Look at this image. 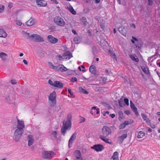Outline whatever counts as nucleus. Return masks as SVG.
<instances>
[{
    "label": "nucleus",
    "mask_w": 160,
    "mask_h": 160,
    "mask_svg": "<svg viewBox=\"0 0 160 160\" xmlns=\"http://www.w3.org/2000/svg\"><path fill=\"white\" fill-rule=\"evenodd\" d=\"M97 108L96 107H93L92 108V110H97Z\"/></svg>",
    "instance_id": "774afa93"
},
{
    "label": "nucleus",
    "mask_w": 160,
    "mask_h": 160,
    "mask_svg": "<svg viewBox=\"0 0 160 160\" xmlns=\"http://www.w3.org/2000/svg\"><path fill=\"white\" fill-rule=\"evenodd\" d=\"M77 79L76 77H72L71 79V81L72 82H74L75 81H77Z\"/></svg>",
    "instance_id": "a18cd8bd"
},
{
    "label": "nucleus",
    "mask_w": 160,
    "mask_h": 160,
    "mask_svg": "<svg viewBox=\"0 0 160 160\" xmlns=\"http://www.w3.org/2000/svg\"><path fill=\"white\" fill-rule=\"evenodd\" d=\"M4 9V6L3 5H1L0 6V13L2 12Z\"/></svg>",
    "instance_id": "79ce46f5"
},
{
    "label": "nucleus",
    "mask_w": 160,
    "mask_h": 160,
    "mask_svg": "<svg viewBox=\"0 0 160 160\" xmlns=\"http://www.w3.org/2000/svg\"><path fill=\"white\" fill-rule=\"evenodd\" d=\"M85 121V119L84 118H82L81 119V121L80 122V123H81L82 122H84Z\"/></svg>",
    "instance_id": "864d4df0"
},
{
    "label": "nucleus",
    "mask_w": 160,
    "mask_h": 160,
    "mask_svg": "<svg viewBox=\"0 0 160 160\" xmlns=\"http://www.w3.org/2000/svg\"><path fill=\"white\" fill-rule=\"evenodd\" d=\"M27 138L28 139V145L30 146L34 142V139L32 136L31 135H28Z\"/></svg>",
    "instance_id": "4468645a"
},
{
    "label": "nucleus",
    "mask_w": 160,
    "mask_h": 160,
    "mask_svg": "<svg viewBox=\"0 0 160 160\" xmlns=\"http://www.w3.org/2000/svg\"><path fill=\"white\" fill-rule=\"evenodd\" d=\"M127 115H129L130 114V112L129 110H125L124 112Z\"/></svg>",
    "instance_id": "603ef678"
},
{
    "label": "nucleus",
    "mask_w": 160,
    "mask_h": 160,
    "mask_svg": "<svg viewBox=\"0 0 160 160\" xmlns=\"http://www.w3.org/2000/svg\"><path fill=\"white\" fill-rule=\"evenodd\" d=\"M128 101H124V103H125L127 105H128L129 104Z\"/></svg>",
    "instance_id": "13d9d810"
},
{
    "label": "nucleus",
    "mask_w": 160,
    "mask_h": 160,
    "mask_svg": "<svg viewBox=\"0 0 160 160\" xmlns=\"http://www.w3.org/2000/svg\"><path fill=\"white\" fill-rule=\"evenodd\" d=\"M37 4L39 6L44 7L47 5V3L43 0H36Z\"/></svg>",
    "instance_id": "2eb2a0df"
},
{
    "label": "nucleus",
    "mask_w": 160,
    "mask_h": 160,
    "mask_svg": "<svg viewBox=\"0 0 160 160\" xmlns=\"http://www.w3.org/2000/svg\"><path fill=\"white\" fill-rule=\"evenodd\" d=\"M23 63L25 64L26 65L28 64V62H27V61L26 60H23Z\"/></svg>",
    "instance_id": "69168bd1"
},
{
    "label": "nucleus",
    "mask_w": 160,
    "mask_h": 160,
    "mask_svg": "<svg viewBox=\"0 0 160 160\" xmlns=\"http://www.w3.org/2000/svg\"><path fill=\"white\" fill-rule=\"evenodd\" d=\"M95 1V2L96 3H99L100 2V1L101 0H94Z\"/></svg>",
    "instance_id": "bf43d9fd"
},
{
    "label": "nucleus",
    "mask_w": 160,
    "mask_h": 160,
    "mask_svg": "<svg viewBox=\"0 0 160 160\" xmlns=\"http://www.w3.org/2000/svg\"><path fill=\"white\" fill-rule=\"evenodd\" d=\"M72 32L75 35L77 34V33L76 32V31L73 29H72Z\"/></svg>",
    "instance_id": "4d7b16f0"
},
{
    "label": "nucleus",
    "mask_w": 160,
    "mask_h": 160,
    "mask_svg": "<svg viewBox=\"0 0 160 160\" xmlns=\"http://www.w3.org/2000/svg\"><path fill=\"white\" fill-rule=\"evenodd\" d=\"M72 57V54L69 52H67L64 53L62 56L59 55L58 56V59L59 60H64L67 59H69Z\"/></svg>",
    "instance_id": "423d86ee"
},
{
    "label": "nucleus",
    "mask_w": 160,
    "mask_h": 160,
    "mask_svg": "<svg viewBox=\"0 0 160 160\" xmlns=\"http://www.w3.org/2000/svg\"><path fill=\"white\" fill-rule=\"evenodd\" d=\"M8 6L10 8H11L12 7V3H9L8 4Z\"/></svg>",
    "instance_id": "5fc2aeb1"
},
{
    "label": "nucleus",
    "mask_w": 160,
    "mask_h": 160,
    "mask_svg": "<svg viewBox=\"0 0 160 160\" xmlns=\"http://www.w3.org/2000/svg\"><path fill=\"white\" fill-rule=\"evenodd\" d=\"M7 55L4 52H1L0 53V56L3 60H5L7 58Z\"/></svg>",
    "instance_id": "c85d7f7f"
},
{
    "label": "nucleus",
    "mask_w": 160,
    "mask_h": 160,
    "mask_svg": "<svg viewBox=\"0 0 160 160\" xmlns=\"http://www.w3.org/2000/svg\"><path fill=\"white\" fill-rule=\"evenodd\" d=\"M118 114L119 119L120 118L122 119L123 118L122 117H123V113L121 111H120L118 112Z\"/></svg>",
    "instance_id": "e433bc0d"
},
{
    "label": "nucleus",
    "mask_w": 160,
    "mask_h": 160,
    "mask_svg": "<svg viewBox=\"0 0 160 160\" xmlns=\"http://www.w3.org/2000/svg\"><path fill=\"white\" fill-rule=\"evenodd\" d=\"M7 36L6 32L3 29H0V37L5 38Z\"/></svg>",
    "instance_id": "5701e85b"
},
{
    "label": "nucleus",
    "mask_w": 160,
    "mask_h": 160,
    "mask_svg": "<svg viewBox=\"0 0 160 160\" xmlns=\"http://www.w3.org/2000/svg\"><path fill=\"white\" fill-rule=\"evenodd\" d=\"M56 92L55 91L53 92L49 95V100H55L56 98Z\"/></svg>",
    "instance_id": "6ab92c4d"
},
{
    "label": "nucleus",
    "mask_w": 160,
    "mask_h": 160,
    "mask_svg": "<svg viewBox=\"0 0 160 160\" xmlns=\"http://www.w3.org/2000/svg\"><path fill=\"white\" fill-rule=\"evenodd\" d=\"M127 137V133L124 134L121 136H119L118 137V141L120 142V143H121L123 140L126 138Z\"/></svg>",
    "instance_id": "aec40b11"
},
{
    "label": "nucleus",
    "mask_w": 160,
    "mask_h": 160,
    "mask_svg": "<svg viewBox=\"0 0 160 160\" xmlns=\"http://www.w3.org/2000/svg\"><path fill=\"white\" fill-rule=\"evenodd\" d=\"M81 38L79 37H78L74 38H73V41L76 44L79 43L81 41Z\"/></svg>",
    "instance_id": "cd10ccee"
},
{
    "label": "nucleus",
    "mask_w": 160,
    "mask_h": 160,
    "mask_svg": "<svg viewBox=\"0 0 160 160\" xmlns=\"http://www.w3.org/2000/svg\"><path fill=\"white\" fill-rule=\"evenodd\" d=\"M68 92L70 94V96H69V97H74L73 94L71 92V90L70 89H68Z\"/></svg>",
    "instance_id": "a19ab883"
},
{
    "label": "nucleus",
    "mask_w": 160,
    "mask_h": 160,
    "mask_svg": "<svg viewBox=\"0 0 160 160\" xmlns=\"http://www.w3.org/2000/svg\"><path fill=\"white\" fill-rule=\"evenodd\" d=\"M154 0H148V4L149 5L152 6V5Z\"/></svg>",
    "instance_id": "09e8293b"
},
{
    "label": "nucleus",
    "mask_w": 160,
    "mask_h": 160,
    "mask_svg": "<svg viewBox=\"0 0 160 160\" xmlns=\"http://www.w3.org/2000/svg\"><path fill=\"white\" fill-rule=\"evenodd\" d=\"M148 125L149 126H150L152 128H155V126L154 125L152 124V125L151 123V121H149L147 123Z\"/></svg>",
    "instance_id": "ea45409f"
},
{
    "label": "nucleus",
    "mask_w": 160,
    "mask_h": 160,
    "mask_svg": "<svg viewBox=\"0 0 160 160\" xmlns=\"http://www.w3.org/2000/svg\"><path fill=\"white\" fill-rule=\"evenodd\" d=\"M97 152L101 151L104 149V146L100 144H95L91 147Z\"/></svg>",
    "instance_id": "1a4fd4ad"
},
{
    "label": "nucleus",
    "mask_w": 160,
    "mask_h": 160,
    "mask_svg": "<svg viewBox=\"0 0 160 160\" xmlns=\"http://www.w3.org/2000/svg\"><path fill=\"white\" fill-rule=\"evenodd\" d=\"M119 3L120 4H124L125 3L124 1H123V0H118Z\"/></svg>",
    "instance_id": "de8ad7c7"
},
{
    "label": "nucleus",
    "mask_w": 160,
    "mask_h": 160,
    "mask_svg": "<svg viewBox=\"0 0 160 160\" xmlns=\"http://www.w3.org/2000/svg\"><path fill=\"white\" fill-rule=\"evenodd\" d=\"M11 82L12 84H15L17 83V81L16 80L12 79L11 80Z\"/></svg>",
    "instance_id": "8fccbe9b"
},
{
    "label": "nucleus",
    "mask_w": 160,
    "mask_h": 160,
    "mask_svg": "<svg viewBox=\"0 0 160 160\" xmlns=\"http://www.w3.org/2000/svg\"><path fill=\"white\" fill-rule=\"evenodd\" d=\"M17 128H19L21 129H23L25 128V125L24 122L22 120H20L17 118Z\"/></svg>",
    "instance_id": "9b49d317"
},
{
    "label": "nucleus",
    "mask_w": 160,
    "mask_h": 160,
    "mask_svg": "<svg viewBox=\"0 0 160 160\" xmlns=\"http://www.w3.org/2000/svg\"><path fill=\"white\" fill-rule=\"evenodd\" d=\"M124 123L126 126L127 125L131 124L132 122H131L130 121H125Z\"/></svg>",
    "instance_id": "37998d69"
},
{
    "label": "nucleus",
    "mask_w": 160,
    "mask_h": 160,
    "mask_svg": "<svg viewBox=\"0 0 160 160\" xmlns=\"http://www.w3.org/2000/svg\"><path fill=\"white\" fill-rule=\"evenodd\" d=\"M42 154L43 158L50 159L53 156L54 152L52 151H43L42 152Z\"/></svg>",
    "instance_id": "39448f33"
},
{
    "label": "nucleus",
    "mask_w": 160,
    "mask_h": 160,
    "mask_svg": "<svg viewBox=\"0 0 160 160\" xmlns=\"http://www.w3.org/2000/svg\"><path fill=\"white\" fill-rule=\"evenodd\" d=\"M102 104L104 106L107 107L109 109H110L111 108L110 105L106 102H102Z\"/></svg>",
    "instance_id": "c9c22d12"
},
{
    "label": "nucleus",
    "mask_w": 160,
    "mask_h": 160,
    "mask_svg": "<svg viewBox=\"0 0 160 160\" xmlns=\"http://www.w3.org/2000/svg\"><path fill=\"white\" fill-rule=\"evenodd\" d=\"M110 116L112 118H114L115 116V115L114 114H111Z\"/></svg>",
    "instance_id": "052dcab7"
},
{
    "label": "nucleus",
    "mask_w": 160,
    "mask_h": 160,
    "mask_svg": "<svg viewBox=\"0 0 160 160\" xmlns=\"http://www.w3.org/2000/svg\"><path fill=\"white\" fill-rule=\"evenodd\" d=\"M32 40L35 42H42L43 41V39L40 36L37 34H33L30 36Z\"/></svg>",
    "instance_id": "6e6552de"
},
{
    "label": "nucleus",
    "mask_w": 160,
    "mask_h": 160,
    "mask_svg": "<svg viewBox=\"0 0 160 160\" xmlns=\"http://www.w3.org/2000/svg\"><path fill=\"white\" fill-rule=\"evenodd\" d=\"M141 116L144 120L147 123L149 121H151V120L148 118V116L145 113H142Z\"/></svg>",
    "instance_id": "4be33fe9"
},
{
    "label": "nucleus",
    "mask_w": 160,
    "mask_h": 160,
    "mask_svg": "<svg viewBox=\"0 0 160 160\" xmlns=\"http://www.w3.org/2000/svg\"><path fill=\"white\" fill-rule=\"evenodd\" d=\"M112 57L114 59L116 58V56L114 54H112Z\"/></svg>",
    "instance_id": "e2e57ef3"
},
{
    "label": "nucleus",
    "mask_w": 160,
    "mask_h": 160,
    "mask_svg": "<svg viewBox=\"0 0 160 160\" xmlns=\"http://www.w3.org/2000/svg\"><path fill=\"white\" fill-rule=\"evenodd\" d=\"M47 38L48 42L52 44L56 43L58 41L57 38H54L51 35L48 36Z\"/></svg>",
    "instance_id": "9d476101"
},
{
    "label": "nucleus",
    "mask_w": 160,
    "mask_h": 160,
    "mask_svg": "<svg viewBox=\"0 0 160 160\" xmlns=\"http://www.w3.org/2000/svg\"><path fill=\"white\" fill-rule=\"evenodd\" d=\"M68 10L73 15H75L76 12L73 8V7L71 6H69L68 8Z\"/></svg>",
    "instance_id": "b1692460"
},
{
    "label": "nucleus",
    "mask_w": 160,
    "mask_h": 160,
    "mask_svg": "<svg viewBox=\"0 0 160 160\" xmlns=\"http://www.w3.org/2000/svg\"><path fill=\"white\" fill-rule=\"evenodd\" d=\"M145 135V133L143 132L140 131L138 133V134L137 136V138H142Z\"/></svg>",
    "instance_id": "393cba45"
},
{
    "label": "nucleus",
    "mask_w": 160,
    "mask_h": 160,
    "mask_svg": "<svg viewBox=\"0 0 160 160\" xmlns=\"http://www.w3.org/2000/svg\"><path fill=\"white\" fill-rule=\"evenodd\" d=\"M107 137H105V136H102V135H101L99 136L100 138L105 142L106 143L111 144H112L111 142H110V139L108 138H106Z\"/></svg>",
    "instance_id": "dca6fc26"
},
{
    "label": "nucleus",
    "mask_w": 160,
    "mask_h": 160,
    "mask_svg": "<svg viewBox=\"0 0 160 160\" xmlns=\"http://www.w3.org/2000/svg\"><path fill=\"white\" fill-rule=\"evenodd\" d=\"M121 33L124 36L126 37V32H124V33H122L121 32Z\"/></svg>",
    "instance_id": "338daca9"
},
{
    "label": "nucleus",
    "mask_w": 160,
    "mask_h": 160,
    "mask_svg": "<svg viewBox=\"0 0 160 160\" xmlns=\"http://www.w3.org/2000/svg\"><path fill=\"white\" fill-rule=\"evenodd\" d=\"M118 103L120 107H123L125 105L124 101H118Z\"/></svg>",
    "instance_id": "f704fd0d"
},
{
    "label": "nucleus",
    "mask_w": 160,
    "mask_h": 160,
    "mask_svg": "<svg viewBox=\"0 0 160 160\" xmlns=\"http://www.w3.org/2000/svg\"><path fill=\"white\" fill-rule=\"evenodd\" d=\"M101 78L102 79V81L103 82V83H105L107 80V78L105 77H101Z\"/></svg>",
    "instance_id": "3c124183"
},
{
    "label": "nucleus",
    "mask_w": 160,
    "mask_h": 160,
    "mask_svg": "<svg viewBox=\"0 0 160 160\" xmlns=\"http://www.w3.org/2000/svg\"><path fill=\"white\" fill-rule=\"evenodd\" d=\"M48 64L50 68L54 69V67H55V66L53 65L52 63L49 62H48Z\"/></svg>",
    "instance_id": "4c0bfd02"
},
{
    "label": "nucleus",
    "mask_w": 160,
    "mask_h": 160,
    "mask_svg": "<svg viewBox=\"0 0 160 160\" xmlns=\"http://www.w3.org/2000/svg\"><path fill=\"white\" fill-rule=\"evenodd\" d=\"M89 70L92 73L96 74V67L95 65H91L89 68Z\"/></svg>",
    "instance_id": "412c9836"
},
{
    "label": "nucleus",
    "mask_w": 160,
    "mask_h": 160,
    "mask_svg": "<svg viewBox=\"0 0 160 160\" xmlns=\"http://www.w3.org/2000/svg\"><path fill=\"white\" fill-rule=\"evenodd\" d=\"M23 133V129L19 128H17L14 131V137L15 141L17 142L20 140Z\"/></svg>",
    "instance_id": "f03ea898"
},
{
    "label": "nucleus",
    "mask_w": 160,
    "mask_h": 160,
    "mask_svg": "<svg viewBox=\"0 0 160 160\" xmlns=\"http://www.w3.org/2000/svg\"><path fill=\"white\" fill-rule=\"evenodd\" d=\"M59 71L65 72L68 69L62 65H60Z\"/></svg>",
    "instance_id": "a878e982"
},
{
    "label": "nucleus",
    "mask_w": 160,
    "mask_h": 160,
    "mask_svg": "<svg viewBox=\"0 0 160 160\" xmlns=\"http://www.w3.org/2000/svg\"><path fill=\"white\" fill-rule=\"evenodd\" d=\"M132 39H133V40H134L135 41H138V39L134 37H132Z\"/></svg>",
    "instance_id": "680f3d73"
},
{
    "label": "nucleus",
    "mask_w": 160,
    "mask_h": 160,
    "mask_svg": "<svg viewBox=\"0 0 160 160\" xmlns=\"http://www.w3.org/2000/svg\"><path fill=\"white\" fill-rule=\"evenodd\" d=\"M35 23V20L32 18H30L26 22V24L28 26H31L33 25Z\"/></svg>",
    "instance_id": "f3484780"
},
{
    "label": "nucleus",
    "mask_w": 160,
    "mask_h": 160,
    "mask_svg": "<svg viewBox=\"0 0 160 160\" xmlns=\"http://www.w3.org/2000/svg\"><path fill=\"white\" fill-rule=\"evenodd\" d=\"M131 27H133L134 28H136L135 25L134 24H132L131 25Z\"/></svg>",
    "instance_id": "0e129e2a"
},
{
    "label": "nucleus",
    "mask_w": 160,
    "mask_h": 160,
    "mask_svg": "<svg viewBox=\"0 0 160 160\" xmlns=\"http://www.w3.org/2000/svg\"><path fill=\"white\" fill-rule=\"evenodd\" d=\"M51 1L56 4H58V2L56 0H51Z\"/></svg>",
    "instance_id": "6e6d98bb"
},
{
    "label": "nucleus",
    "mask_w": 160,
    "mask_h": 160,
    "mask_svg": "<svg viewBox=\"0 0 160 160\" xmlns=\"http://www.w3.org/2000/svg\"><path fill=\"white\" fill-rule=\"evenodd\" d=\"M130 101V106L132 110L135 112V114L137 116L139 115V114L138 113L137 109L136 107L135 106L134 104L132 102V101Z\"/></svg>",
    "instance_id": "ddd939ff"
},
{
    "label": "nucleus",
    "mask_w": 160,
    "mask_h": 160,
    "mask_svg": "<svg viewBox=\"0 0 160 160\" xmlns=\"http://www.w3.org/2000/svg\"><path fill=\"white\" fill-rule=\"evenodd\" d=\"M51 136L53 137L54 139L57 138V132L56 131H53L51 134Z\"/></svg>",
    "instance_id": "2f4dec72"
},
{
    "label": "nucleus",
    "mask_w": 160,
    "mask_h": 160,
    "mask_svg": "<svg viewBox=\"0 0 160 160\" xmlns=\"http://www.w3.org/2000/svg\"><path fill=\"white\" fill-rule=\"evenodd\" d=\"M126 126L124 122L122 123L119 126V128L120 129L124 128Z\"/></svg>",
    "instance_id": "58836bf2"
},
{
    "label": "nucleus",
    "mask_w": 160,
    "mask_h": 160,
    "mask_svg": "<svg viewBox=\"0 0 160 160\" xmlns=\"http://www.w3.org/2000/svg\"><path fill=\"white\" fill-rule=\"evenodd\" d=\"M118 153L117 152H115L113 153V155H112L111 159L114 158H118Z\"/></svg>",
    "instance_id": "473e14b6"
},
{
    "label": "nucleus",
    "mask_w": 160,
    "mask_h": 160,
    "mask_svg": "<svg viewBox=\"0 0 160 160\" xmlns=\"http://www.w3.org/2000/svg\"><path fill=\"white\" fill-rule=\"evenodd\" d=\"M79 91L83 94H88V92L86 90L84 89L82 87H80L79 88Z\"/></svg>",
    "instance_id": "7c9ffc66"
},
{
    "label": "nucleus",
    "mask_w": 160,
    "mask_h": 160,
    "mask_svg": "<svg viewBox=\"0 0 160 160\" xmlns=\"http://www.w3.org/2000/svg\"><path fill=\"white\" fill-rule=\"evenodd\" d=\"M129 57L130 58L132 61L138 62L139 61V59L138 58L137 56L135 54H129Z\"/></svg>",
    "instance_id": "a211bd4d"
},
{
    "label": "nucleus",
    "mask_w": 160,
    "mask_h": 160,
    "mask_svg": "<svg viewBox=\"0 0 160 160\" xmlns=\"http://www.w3.org/2000/svg\"><path fill=\"white\" fill-rule=\"evenodd\" d=\"M72 117L71 114L68 115L66 121L64 120L62 122V126L61 128V131L62 135L64 136L67 130H69L72 126Z\"/></svg>",
    "instance_id": "f257e3e1"
},
{
    "label": "nucleus",
    "mask_w": 160,
    "mask_h": 160,
    "mask_svg": "<svg viewBox=\"0 0 160 160\" xmlns=\"http://www.w3.org/2000/svg\"><path fill=\"white\" fill-rule=\"evenodd\" d=\"M75 152L76 153L75 156L76 159L82 157L81 152L80 151L77 150Z\"/></svg>",
    "instance_id": "c756f323"
},
{
    "label": "nucleus",
    "mask_w": 160,
    "mask_h": 160,
    "mask_svg": "<svg viewBox=\"0 0 160 160\" xmlns=\"http://www.w3.org/2000/svg\"><path fill=\"white\" fill-rule=\"evenodd\" d=\"M77 135V133L76 132L74 133L71 137L68 142V147L70 148L72 146H70V144H72L73 142L76 139Z\"/></svg>",
    "instance_id": "f8f14e48"
},
{
    "label": "nucleus",
    "mask_w": 160,
    "mask_h": 160,
    "mask_svg": "<svg viewBox=\"0 0 160 160\" xmlns=\"http://www.w3.org/2000/svg\"><path fill=\"white\" fill-rule=\"evenodd\" d=\"M141 68L145 74H148L149 71L148 68L147 67L142 66L141 67Z\"/></svg>",
    "instance_id": "bb28decb"
},
{
    "label": "nucleus",
    "mask_w": 160,
    "mask_h": 160,
    "mask_svg": "<svg viewBox=\"0 0 160 160\" xmlns=\"http://www.w3.org/2000/svg\"><path fill=\"white\" fill-rule=\"evenodd\" d=\"M54 22L57 25L63 27L65 24V22L64 19L59 16H56L53 19Z\"/></svg>",
    "instance_id": "7ed1b4c3"
},
{
    "label": "nucleus",
    "mask_w": 160,
    "mask_h": 160,
    "mask_svg": "<svg viewBox=\"0 0 160 160\" xmlns=\"http://www.w3.org/2000/svg\"><path fill=\"white\" fill-rule=\"evenodd\" d=\"M102 136L107 137L111 134L112 131L110 127L106 126H104L102 128Z\"/></svg>",
    "instance_id": "20e7f679"
},
{
    "label": "nucleus",
    "mask_w": 160,
    "mask_h": 160,
    "mask_svg": "<svg viewBox=\"0 0 160 160\" xmlns=\"http://www.w3.org/2000/svg\"><path fill=\"white\" fill-rule=\"evenodd\" d=\"M49 103L52 107L54 106L56 104V101H50Z\"/></svg>",
    "instance_id": "72a5a7b5"
},
{
    "label": "nucleus",
    "mask_w": 160,
    "mask_h": 160,
    "mask_svg": "<svg viewBox=\"0 0 160 160\" xmlns=\"http://www.w3.org/2000/svg\"><path fill=\"white\" fill-rule=\"evenodd\" d=\"M60 65L57 66H55V67H54V69L55 70H57L59 71L60 70Z\"/></svg>",
    "instance_id": "c03bdc74"
},
{
    "label": "nucleus",
    "mask_w": 160,
    "mask_h": 160,
    "mask_svg": "<svg viewBox=\"0 0 160 160\" xmlns=\"http://www.w3.org/2000/svg\"><path fill=\"white\" fill-rule=\"evenodd\" d=\"M49 83L52 86L58 88H62L63 87V83L59 81H53L51 80H48Z\"/></svg>",
    "instance_id": "0eeeda50"
},
{
    "label": "nucleus",
    "mask_w": 160,
    "mask_h": 160,
    "mask_svg": "<svg viewBox=\"0 0 160 160\" xmlns=\"http://www.w3.org/2000/svg\"><path fill=\"white\" fill-rule=\"evenodd\" d=\"M16 24L18 26H21L22 25V22L19 20H17L16 21Z\"/></svg>",
    "instance_id": "49530a36"
}]
</instances>
